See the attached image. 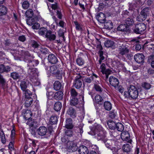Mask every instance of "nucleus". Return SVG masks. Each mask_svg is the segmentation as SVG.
I'll use <instances>...</instances> for the list:
<instances>
[{"label": "nucleus", "instance_id": "1", "mask_svg": "<svg viewBox=\"0 0 154 154\" xmlns=\"http://www.w3.org/2000/svg\"><path fill=\"white\" fill-rule=\"evenodd\" d=\"M104 143L107 148L112 151L113 154H117V150L120 148V143L114 140H107Z\"/></svg>", "mask_w": 154, "mask_h": 154}, {"label": "nucleus", "instance_id": "2", "mask_svg": "<svg viewBox=\"0 0 154 154\" xmlns=\"http://www.w3.org/2000/svg\"><path fill=\"white\" fill-rule=\"evenodd\" d=\"M138 91L134 86H131L127 91H125L124 96L125 98H131L135 99L138 96Z\"/></svg>", "mask_w": 154, "mask_h": 154}, {"label": "nucleus", "instance_id": "3", "mask_svg": "<svg viewBox=\"0 0 154 154\" xmlns=\"http://www.w3.org/2000/svg\"><path fill=\"white\" fill-rule=\"evenodd\" d=\"M95 131L97 132L94 134L97 135V139L98 140L103 139L105 137L106 132L104 131L102 126L100 125H98L96 127Z\"/></svg>", "mask_w": 154, "mask_h": 154}, {"label": "nucleus", "instance_id": "4", "mask_svg": "<svg viewBox=\"0 0 154 154\" xmlns=\"http://www.w3.org/2000/svg\"><path fill=\"white\" fill-rule=\"evenodd\" d=\"M95 131L97 132L94 134L97 135V139L98 140L103 139L105 137L106 132L104 131L102 126L100 125H98L96 127Z\"/></svg>", "mask_w": 154, "mask_h": 154}, {"label": "nucleus", "instance_id": "5", "mask_svg": "<svg viewBox=\"0 0 154 154\" xmlns=\"http://www.w3.org/2000/svg\"><path fill=\"white\" fill-rule=\"evenodd\" d=\"M146 26L143 23H139L136 25L134 28H132V29L134 32L137 34H140L146 29Z\"/></svg>", "mask_w": 154, "mask_h": 154}, {"label": "nucleus", "instance_id": "6", "mask_svg": "<svg viewBox=\"0 0 154 154\" xmlns=\"http://www.w3.org/2000/svg\"><path fill=\"white\" fill-rule=\"evenodd\" d=\"M48 72L50 73V75H55L56 77H61V74L60 73L56 67L55 66H51L49 68V69L48 70Z\"/></svg>", "mask_w": 154, "mask_h": 154}, {"label": "nucleus", "instance_id": "7", "mask_svg": "<svg viewBox=\"0 0 154 154\" xmlns=\"http://www.w3.org/2000/svg\"><path fill=\"white\" fill-rule=\"evenodd\" d=\"M27 122V124L28 125L30 128L31 132L32 134H34L35 129L37 126V123L35 120H32L29 119Z\"/></svg>", "mask_w": 154, "mask_h": 154}, {"label": "nucleus", "instance_id": "8", "mask_svg": "<svg viewBox=\"0 0 154 154\" xmlns=\"http://www.w3.org/2000/svg\"><path fill=\"white\" fill-rule=\"evenodd\" d=\"M129 50L128 46L125 44H123L119 48V54L122 55L127 54Z\"/></svg>", "mask_w": 154, "mask_h": 154}, {"label": "nucleus", "instance_id": "9", "mask_svg": "<svg viewBox=\"0 0 154 154\" xmlns=\"http://www.w3.org/2000/svg\"><path fill=\"white\" fill-rule=\"evenodd\" d=\"M67 148L69 152L75 151L78 149L77 143L73 141L69 142L67 144Z\"/></svg>", "mask_w": 154, "mask_h": 154}, {"label": "nucleus", "instance_id": "10", "mask_svg": "<svg viewBox=\"0 0 154 154\" xmlns=\"http://www.w3.org/2000/svg\"><path fill=\"white\" fill-rule=\"evenodd\" d=\"M109 81L110 84L116 89L118 86L119 82L118 79L113 76L110 77Z\"/></svg>", "mask_w": 154, "mask_h": 154}, {"label": "nucleus", "instance_id": "11", "mask_svg": "<svg viewBox=\"0 0 154 154\" xmlns=\"http://www.w3.org/2000/svg\"><path fill=\"white\" fill-rule=\"evenodd\" d=\"M100 69L101 72L103 74H105L107 78L108 77V75L110 74V71L109 69H106L105 65L104 63L101 65Z\"/></svg>", "mask_w": 154, "mask_h": 154}, {"label": "nucleus", "instance_id": "12", "mask_svg": "<svg viewBox=\"0 0 154 154\" xmlns=\"http://www.w3.org/2000/svg\"><path fill=\"white\" fill-rule=\"evenodd\" d=\"M134 57L136 61L140 63L143 62L144 57L142 54H137L134 55Z\"/></svg>", "mask_w": 154, "mask_h": 154}, {"label": "nucleus", "instance_id": "13", "mask_svg": "<svg viewBox=\"0 0 154 154\" xmlns=\"http://www.w3.org/2000/svg\"><path fill=\"white\" fill-rule=\"evenodd\" d=\"M28 72L30 76L32 77H35L38 75V71L35 68H29Z\"/></svg>", "mask_w": 154, "mask_h": 154}, {"label": "nucleus", "instance_id": "14", "mask_svg": "<svg viewBox=\"0 0 154 154\" xmlns=\"http://www.w3.org/2000/svg\"><path fill=\"white\" fill-rule=\"evenodd\" d=\"M96 18L99 22L103 23L105 20L106 17L103 13L100 12L96 15Z\"/></svg>", "mask_w": 154, "mask_h": 154}, {"label": "nucleus", "instance_id": "15", "mask_svg": "<svg viewBox=\"0 0 154 154\" xmlns=\"http://www.w3.org/2000/svg\"><path fill=\"white\" fill-rule=\"evenodd\" d=\"M37 131L38 135L41 136H43L46 134L47 130L45 127H40L38 129Z\"/></svg>", "mask_w": 154, "mask_h": 154}, {"label": "nucleus", "instance_id": "16", "mask_svg": "<svg viewBox=\"0 0 154 154\" xmlns=\"http://www.w3.org/2000/svg\"><path fill=\"white\" fill-rule=\"evenodd\" d=\"M78 152L80 154H88L89 153L88 148L83 145L79 147Z\"/></svg>", "mask_w": 154, "mask_h": 154}, {"label": "nucleus", "instance_id": "17", "mask_svg": "<svg viewBox=\"0 0 154 154\" xmlns=\"http://www.w3.org/2000/svg\"><path fill=\"white\" fill-rule=\"evenodd\" d=\"M24 118L26 120L29 119L32 116L31 111L29 110H24L22 113Z\"/></svg>", "mask_w": 154, "mask_h": 154}, {"label": "nucleus", "instance_id": "18", "mask_svg": "<svg viewBox=\"0 0 154 154\" xmlns=\"http://www.w3.org/2000/svg\"><path fill=\"white\" fill-rule=\"evenodd\" d=\"M130 137L128 131H124L121 134V138L123 140L129 141Z\"/></svg>", "mask_w": 154, "mask_h": 154}, {"label": "nucleus", "instance_id": "19", "mask_svg": "<svg viewBox=\"0 0 154 154\" xmlns=\"http://www.w3.org/2000/svg\"><path fill=\"white\" fill-rule=\"evenodd\" d=\"M70 103L71 105L75 106L78 107L81 106L82 105L79 103L78 99L75 97H72L70 101Z\"/></svg>", "mask_w": 154, "mask_h": 154}, {"label": "nucleus", "instance_id": "20", "mask_svg": "<svg viewBox=\"0 0 154 154\" xmlns=\"http://www.w3.org/2000/svg\"><path fill=\"white\" fill-rule=\"evenodd\" d=\"M48 60L49 62L53 64L56 63L58 61L57 57L53 54L49 55L48 57Z\"/></svg>", "mask_w": 154, "mask_h": 154}, {"label": "nucleus", "instance_id": "21", "mask_svg": "<svg viewBox=\"0 0 154 154\" xmlns=\"http://www.w3.org/2000/svg\"><path fill=\"white\" fill-rule=\"evenodd\" d=\"M65 127L66 128L70 130L73 128V125L72 124V119L71 118H68L66 119Z\"/></svg>", "mask_w": 154, "mask_h": 154}, {"label": "nucleus", "instance_id": "22", "mask_svg": "<svg viewBox=\"0 0 154 154\" xmlns=\"http://www.w3.org/2000/svg\"><path fill=\"white\" fill-rule=\"evenodd\" d=\"M118 31H121L128 32L130 31L129 28L125 24H121L117 28Z\"/></svg>", "mask_w": 154, "mask_h": 154}, {"label": "nucleus", "instance_id": "23", "mask_svg": "<svg viewBox=\"0 0 154 154\" xmlns=\"http://www.w3.org/2000/svg\"><path fill=\"white\" fill-rule=\"evenodd\" d=\"M134 23L133 19L130 18H128L126 21V26L129 27L130 31H131V29H132V26L134 24Z\"/></svg>", "mask_w": 154, "mask_h": 154}, {"label": "nucleus", "instance_id": "24", "mask_svg": "<svg viewBox=\"0 0 154 154\" xmlns=\"http://www.w3.org/2000/svg\"><path fill=\"white\" fill-rule=\"evenodd\" d=\"M81 80L80 78H76L74 83V85L76 88L79 89L81 86L82 83Z\"/></svg>", "mask_w": 154, "mask_h": 154}, {"label": "nucleus", "instance_id": "25", "mask_svg": "<svg viewBox=\"0 0 154 154\" xmlns=\"http://www.w3.org/2000/svg\"><path fill=\"white\" fill-rule=\"evenodd\" d=\"M10 68L8 66L5 67L3 64L0 65V72L2 73L3 72H8L10 71Z\"/></svg>", "mask_w": 154, "mask_h": 154}, {"label": "nucleus", "instance_id": "26", "mask_svg": "<svg viewBox=\"0 0 154 154\" xmlns=\"http://www.w3.org/2000/svg\"><path fill=\"white\" fill-rule=\"evenodd\" d=\"M63 93L61 91H59L56 93L54 95V98L58 100H61L63 99Z\"/></svg>", "mask_w": 154, "mask_h": 154}, {"label": "nucleus", "instance_id": "27", "mask_svg": "<svg viewBox=\"0 0 154 154\" xmlns=\"http://www.w3.org/2000/svg\"><path fill=\"white\" fill-rule=\"evenodd\" d=\"M104 106L105 109L107 110H110L112 108L111 103L109 101H105L104 103Z\"/></svg>", "mask_w": 154, "mask_h": 154}, {"label": "nucleus", "instance_id": "28", "mask_svg": "<svg viewBox=\"0 0 154 154\" xmlns=\"http://www.w3.org/2000/svg\"><path fill=\"white\" fill-rule=\"evenodd\" d=\"M99 78V77H98L97 75L94 74H93L92 76L91 77V78H85L84 79V81L88 83H90L91 81V79L92 80H94V79L95 78Z\"/></svg>", "mask_w": 154, "mask_h": 154}, {"label": "nucleus", "instance_id": "29", "mask_svg": "<svg viewBox=\"0 0 154 154\" xmlns=\"http://www.w3.org/2000/svg\"><path fill=\"white\" fill-rule=\"evenodd\" d=\"M109 128L111 129H115L116 124L112 121H109L107 122Z\"/></svg>", "mask_w": 154, "mask_h": 154}, {"label": "nucleus", "instance_id": "30", "mask_svg": "<svg viewBox=\"0 0 154 154\" xmlns=\"http://www.w3.org/2000/svg\"><path fill=\"white\" fill-rule=\"evenodd\" d=\"M61 107L62 104L59 102L56 103L54 105V108L56 111H58L60 110L61 109Z\"/></svg>", "mask_w": 154, "mask_h": 154}, {"label": "nucleus", "instance_id": "31", "mask_svg": "<svg viewBox=\"0 0 154 154\" xmlns=\"http://www.w3.org/2000/svg\"><path fill=\"white\" fill-rule=\"evenodd\" d=\"M146 17L145 14H143L141 12L140 14L137 17V19L139 21H142L145 20Z\"/></svg>", "mask_w": 154, "mask_h": 154}, {"label": "nucleus", "instance_id": "32", "mask_svg": "<svg viewBox=\"0 0 154 154\" xmlns=\"http://www.w3.org/2000/svg\"><path fill=\"white\" fill-rule=\"evenodd\" d=\"M54 89L56 91H57L60 88L61 85L60 82L56 81L54 82Z\"/></svg>", "mask_w": 154, "mask_h": 154}, {"label": "nucleus", "instance_id": "33", "mask_svg": "<svg viewBox=\"0 0 154 154\" xmlns=\"http://www.w3.org/2000/svg\"><path fill=\"white\" fill-rule=\"evenodd\" d=\"M114 44L113 41L110 40H107L104 42L105 46L108 48L112 47L114 45Z\"/></svg>", "mask_w": 154, "mask_h": 154}, {"label": "nucleus", "instance_id": "34", "mask_svg": "<svg viewBox=\"0 0 154 154\" xmlns=\"http://www.w3.org/2000/svg\"><path fill=\"white\" fill-rule=\"evenodd\" d=\"M0 137L2 142V143H4L5 142V138L4 133L2 129H0Z\"/></svg>", "mask_w": 154, "mask_h": 154}, {"label": "nucleus", "instance_id": "35", "mask_svg": "<svg viewBox=\"0 0 154 154\" xmlns=\"http://www.w3.org/2000/svg\"><path fill=\"white\" fill-rule=\"evenodd\" d=\"M117 130L120 131H122L124 129V127L123 125L120 123H118L116 124V126Z\"/></svg>", "mask_w": 154, "mask_h": 154}, {"label": "nucleus", "instance_id": "36", "mask_svg": "<svg viewBox=\"0 0 154 154\" xmlns=\"http://www.w3.org/2000/svg\"><path fill=\"white\" fill-rule=\"evenodd\" d=\"M47 32V29L44 27L41 28L38 31V33L41 35H43L46 33Z\"/></svg>", "mask_w": 154, "mask_h": 154}, {"label": "nucleus", "instance_id": "37", "mask_svg": "<svg viewBox=\"0 0 154 154\" xmlns=\"http://www.w3.org/2000/svg\"><path fill=\"white\" fill-rule=\"evenodd\" d=\"M7 10L6 8L3 6H0V15H4L6 14Z\"/></svg>", "mask_w": 154, "mask_h": 154}, {"label": "nucleus", "instance_id": "38", "mask_svg": "<svg viewBox=\"0 0 154 154\" xmlns=\"http://www.w3.org/2000/svg\"><path fill=\"white\" fill-rule=\"evenodd\" d=\"M20 86L23 91H25L27 87V84L26 82L24 81H22L20 84Z\"/></svg>", "mask_w": 154, "mask_h": 154}, {"label": "nucleus", "instance_id": "39", "mask_svg": "<svg viewBox=\"0 0 154 154\" xmlns=\"http://www.w3.org/2000/svg\"><path fill=\"white\" fill-rule=\"evenodd\" d=\"M25 103V106L28 107L30 106L32 102V98H26Z\"/></svg>", "mask_w": 154, "mask_h": 154}, {"label": "nucleus", "instance_id": "40", "mask_svg": "<svg viewBox=\"0 0 154 154\" xmlns=\"http://www.w3.org/2000/svg\"><path fill=\"white\" fill-rule=\"evenodd\" d=\"M105 26L106 28L109 29H111L113 28V24L112 22L109 21L105 23Z\"/></svg>", "mask_w": 154, "mask_h": 154}, {"label": "nucleus", "instance_id": "41", "mask_svg": "<svg viewBox=\"0 0 154 154\" xmlns=\"http://www.w3.org/2000/svg\"><path fill=\"white\" fill-rule=\"evenodd\" d=\"M122 149L123 150L126 152H128L130 150V148L129 145L126 144L123 145L122 147Z\"/></svg>", "mask_w": 154, "mask_h": 154}, {"label": "nucleus", "instance_id": "42", "mask_svg": "<svg viewBox=\"0 0 154 154\" xmlns=\"http://www.w3.org/2000/svg\"><path fill=\"white\" fill-rule=\"evenodd\" d=\"M33 12L32 9L27 10L26 13V16L28 18L31 17L33 15Z\"/></svg>", "mask_w": 154, "mask_h": 154}, {"label": "nucleus", "instance_id": "43", "mask_svg": "<svg viewBox=\"0 0 154 154\" xmlns=\"http://www.w3.org/2000/svg\"><path fill=\"white\" fill-rule=\"evenodd\" d=\"M142 87L146 89H149L151 87V85L150 84L146 82H144L142 84Z\"/></svg>", "mask_w": 154, "mask_h": 154}, {"label": "nucleus", "instance_id": "44", "mask_svg": "<svg viewBox=\"0 0 154 154\" xmlns=\"http://www.w3.org/2000/svg\"><path fill=\"white\" fill-rule=\"evenodd\" d=\"M68 114L72 116H75V112L74 109L72 108H70L67 111Z\"/></svg>", "mask_w": 154, "mask_h": 154}, {"label": "nucleus", "instance_id": "45", "mask_svg": "<svg viewBox=\"0 0 154 154\" xmlns=\"http://www.w3.org/2000/svg\"><path fill=\"white\" fill-rule=\"evenodd\" d=\"M25 96L26 98H31V91L28 90H25Z\"/></svg>", "mask_w": 154, "mask_h": 154}, {"label": "nucleus", "instance_id": "46", "mask_svg": "<svg viewBox=\"0 0 154 154\" xmlns=\"http://www.w3.org/2000/svg\"><path fill=\"white\" fill-rule=\"evenodd\" d=\"M150 11V9L148 8H146L143 9L141 11L142 14H145L146 16V17L147 15L149 14V13Z\"/></svg>", "mask_w": 154, "mask_h": 154}, {"label": "nucleus", "instance_id": "47", "mask_svg": "<svg viewBox=\"0 0 154 154\" xmlns=\"http://www.w3.org/2000/svg\"><path fill=\"white\" fill-rule=\"evenodd\" d=\"M76 63L78 65L81 66L84 63V61L81 58H78L76 60Z\"/></svg>", "mask_w": 154, "mask_h": 154}, {"label": "nucleus", "instance_id": "48", "mask_svg": "<svg viewBox=\"0 0 154 154\" xmlns=\"http://www.w3.org/2000/svg\"><path fill=\"white\" fill-rule=\"evenodd\" d=\"M96 102L98 103L101 102L103 100L102 98L99 95H97L95 97Z\"/></svg>", "mask_w": 154, "mask_h": 154}, {"label": "nucleus", "instance_id": "49", "mask_svg": "<svg viewBox=\"0 0 154 154\" xmlns=\"http://www.w3.org/2000/svg\"><path fill=\"white\" fill-rule=\"evenodd\" d=\"M40 51L41 53L42 54H45L48 53V51L47 49L42 47L40 48Z\"/></svg>", "mask_w": 154, "mask_h": 154}, {"label": "nucleus", "instance_id": "50", "mask_svg": "<svg viewBox=\"0 0 154 154\" xmlns=\"http://www.w3.org/2000/svg\"><path fill=\"white\" fill-rule=\"evenodd\" d=\"M117 115L116 111L113 110L111 111L109 113V116L112 118H114Z\"/></svg>", "mask_w": 154, "mask_h": 154}, {"label": "nucleus", "instance_id": "51", "mask_svg": "<svg viewBox=\"0 0 154 154\" xmlns=\"http://www.w3.org/2000/svg\"><path fill=\"white\" fill-rule=\"evenodd\" d=\"M32 27L33 29H37L39 28L40 25L37 22L35 23L34 22Z\"/></svg>", "mask_w": 154, "mask_h": 154}, {"label": "nucleus", "instance_id": "52", "mask_svg": "<svg viewBox=\"0 0 154 154\" xmlns=\"http://www.w3.org/2000/svg\"><path fill=\"white\" fill-rule=\"evenodd\" d=\"M11 77L14 79H17L19 78V75L16 72H13L11 74Z\"/></svg>", "mask_w": 154, "mask_h": 154}, {"label": "nucleus", "instance_id": "53", "mask_svg": "<svg viewBox=\"0 0 154 154\" xmlns=\"http://www.w3.org/2000/svg\"><path fill=\"white\" fill-rule=\"evenodd\" d=\"M35 20L34 19L29 18L27 20L26 23L28 25L31 26L33 24Z\"/></svg>", "mask_w": 154, "mask_h": 154}, {"label": "nucleus", "instance_id": "54", "mask_svg": "<svg viewBox=\"0 0 154 154\" xmlns=\"http://www.w3.org/2000/svg\"><path fill=\"white\" fill-rule=\"evenodd\" d=\"M22 7L24 9L27 8L29 7V4L28 2L26 1L24 2L22 4Z\"/></svg>", "mask_w": 154, "mask_h": 154}, {"label": "nucleus", "instance_id": "55", "mask_svg": "<svg viewBox=\"0 0 154 154\" xmlns=\"http://www.w3.org/2000/svg\"><path fill=\"white\" fill-rule=\"evenodd\" d=\"M71 94L72 97H75L77 95V93L74 89H72L71 91Z\"/></svg>", "mask_w": 154, "mask_h": 154}, {"label": "nucleus", "instance_id": "56", "mask_svg": "<svg viewBox=\"0 0 154 154\" xmlns=\"http://www.w3.org/2000/svg\"><path fill=\"white\" fill-rule=\"evenodd\" d=\"M14 141H12L11 142H10L9 143V149H10L11 150H14Z\"/></svg>", "mask_w": 154, "mask_h": 154}, {"label": "nucleus", "instance_id": "57", "mask_svg": "<svg viewBox=\"0 0 154 154\" xmlns=\"http://www.w3.org/2000/svg\"><path fill=\"white\" fill-rule=\"evenodd\" d=\"M57 120L56 117L54 116H51L50 118V121L53 123L56 122Z\"/></svg>", "mask_w": 154, "mask_h": 154}, {"label": "nucleus", "instance_id": "58", "mask_svg": "<svg viewBox=\"0 0 154 154\" xmlns=\"http://www.w3.org/2000/svg\"><path fill=\"white\" fill-rule=\"evenodd\" d=\"M74 23L76 26V28L78 30H81L82 29L81 26L78 24L77 22L75 21Z\"/></svg>", "mask_w": 154, "mask_h": 154}, {"label": "nucleus", "instance_id": "59", "mask_svg": "<svg viewBox=\"0 0 154 154\" xmlns=\"http://www.w3.org/2000/svg\"><path fill=\"white\" fill-rule=\"evenodd\" d=\"M94 88L96 90L98 91H102V89L101 87L97 85H95Z\"/></svg>", "mask_w": 154, "mask_h": 154}, {"label": "nucleus", "instance_id": "60", "mask_svg": "<svg viewBox=\"0 0 154 154\" xmlns=\"http://www.w3.org/2000/svg\"><path fill=\"white\" fill-rule=\"evenodd\" d=\"M29 65H32V64H33V66H36L38 64V60H33L32 61H31V63H29Z\"/></svg>", "mask_w": 154, "mask_h": 154}, {"label": "nucleus", "instance_id": "61", "mask_svg": "<svg viewBox=\"0 0 154 154\" xmlns=\"http://www.w3.org/2000/svg\"><path fill=\"white\" fill-rule=\"evenodd\" d=\"M51 31H48L47 30V32H46L45 36L47 38H48L52 34Z\"/></svg>", "mask_w": 154, "mask_h": 154}, {"label": "nucleus", "instance_id": "62", "mask_svg": "<svg viewBox=\"0 0 154 154\" xmlns=\"http://www.w3.org/2000/svg\"><path fill=\"white\" fill-rule=\"evenodd\" d=\"M5 82V81L3 79L2 76L0 75V83H1L2 85H4Z\"/></svg>", "mask_w": 154, "mask_h": 154}, {"label": "nucleus", "instance_id": "63", "mask_svg": "<svg viewBox=\"0 0 154 154\" xmlns=\"http://www.w3.org/2000/svg\"><path fill=\"white\" fill-rule=\"evenodd\" d=\"M56 38V36L55 35L52 34L48 38L50 40H54Z\"/></svg>", "mask_w": 154, "mask_h": 154}, {"label": "nucleus", "instance_id": "64", "mask_svg": "<svg viewBox=\"0 0 154 154\" xmlns=\"http://www.w3.org/2000/svg\"><path fill=\"white\" fill-rule=\"evenodd\" d=\"M19 40L20 41L23 42L26 40V38L24 36L21 35L19 37Z\"/></svg>", "mask_w": 154, "mask_h": 154}]
</instances>
